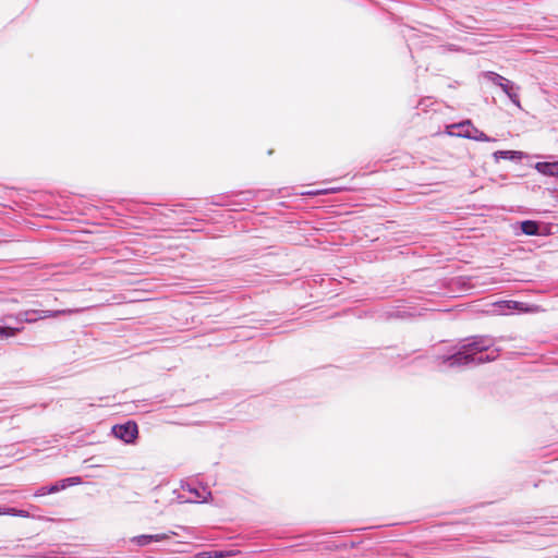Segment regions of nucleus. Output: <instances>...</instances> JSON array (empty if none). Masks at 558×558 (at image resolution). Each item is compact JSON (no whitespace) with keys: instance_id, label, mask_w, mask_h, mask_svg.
Returning <instances> with one entry per match:
<instances>
[{"instance_id":"1","label":"nucleus","mask_w":558,"mask_h":558,"mask_svg":"<svg viewBox=\"0 0 558 558\" xmlns=\"http://www.w3.org/2000/svg\"><path fill=\"white\" fill-rule=\"evenodd\" d=\"M490 341L480 338L464 344L458 353L448 359L449 365L482 364L495 361L498 357V350H490Z\"/></svg>"},{"instance_id":"2","label":"nucleus","mask_w":558,"mask_h":558,"mask_svg":"<svg viewBox=\"0 0 558 558\" xmlns=\"http://www.w3.org/2000/svg\"><path fill=\"white\" fill-rule=\"evenodd\" d=\"M112 433L117 438L130 444L133 442L138 435V428L135 422H126L125 424L114 425Z\"/></svg>"},{"instance_id":"3","label":"nucleus","mask_w":558,"mask_h":558,"mask_svg":"<svg viewBox=\"0 0 558 558\" xmlns=\"http://www.w3.org/2000/svg\"><path fill=\"white\" fill-rule=\"evenodd\" d=\"M61 312H59V311H56V312H52V311H40V312H38V311H35V310H29V311H26L23 314V317L21 318V320H24V322H27V323H33V322H36L39 318L56 317Z\"/></svg>"},{"instance_id":"4","label":"nucleus","mask_w":558,"mask_h":558,"mask_svg":"<svg viewBox=\"0 0 558 558\" xmlns=\"http://www.w3.org/2000/svg\"><path fill=\"white\" fill-rule=\"evenodd\" d=\"M535 169L544 175L558 177V161L537 162Z\"/></svg>"},{"instance_id":"5","label":"nucleus","mask_w":558,"mask_h":558,"mask_svg":"<svg viewBox=\"0 0 558 558\" xmlns=\"http://www.w3.org/2000/svg\"><path fill=\"white\" fill-rule=\"evenodd\" d=\"M168 538L167 534H155V535H140L133 538L138 546H146L150 542H160Z\"/></svg>"},{"instance_id":"6","label":"nucleus","mask_w":558,"mask_h":558,"mask_svg":"<svg viewBox=\"0 0 558 558\" xmlns=\"http://www.w3.org/2000/svg\"><path fill=\"white\" fill-rule=\"evenodd\" d=\"M521 230L526 235H536L538 234V225L532 220H525L521 222Z\"/></svg>"},{"instance_id":"7","label":"nucleus","mask_w":558,"mask_h":558,"mask_svg":"<svg viewBox=\"0 0 558 558\" xmlns=\"http://www.w3.org/2000/svg\"><path fill=\"white\" fill-rule=\"evenodd\" d=\"M521 157V153L520 151H514V150H498V151H495L494 153V158L496 160H499L500 158L502 159H507V158H520Z\"/></svg>"},{"instance_id":"8","label":"nucleus","mask_w":558,"mask_h":558,"mask_svg":"<svg viewBox=\"0 0 558 558\" xmlns=\"http://www.w3.org/2000/svg\"><path fill=\"white\" fill-rule=\"evenodd\" d=\"M498 84L514 104H519L518 95L515 93H512V86L510 85V83L508 81H506L505 83L499 82Z\"/></svg>"},{"instance_id":"9","label":"nucleus","mask_w":558,"mask_h":558,"mask_svg":"<svg viewBox=\"0 0 558 558\" xmlns=\"http://www.w3.org/2000/svg\"><path fill=\"white\" fill-rule=\"evenodd\" d=\"M23 328L17 327H2L0 326V336L10 338L16 336L19 332H21Z\"/></svg>"},{"instance_id":"10","label":"nucleus","mask_w":558,"mask_h":558,"mask_svg":"<svg viewBox=\"0 0 558 558\" xmlns=\"http://www.w3.org/2000/svg\"><path fill=\"white\" fill-rule=\"evenodd\" d=\"M468 137H471V135H466ZM475 141L480 142H490V137H488L484 132L475 130V135L472 136Z\"/></svg>"},{"instance_id":"11","label":"nucleus","mask_w":558,"mask_h":558,"mask_svg":"<svg viewBox=\"0 0 558 558\" xmlns=\"http://www.w3.org/2000/svg\"><path fill=\"white\" fill-rule=\"evenodd\" d=\"M2 514H17L16 510L13 508H1L0 507V515Z\"/></svg>"},{"instance_id":"12","label":"nucleus","mask_w":558,"mask_h":558,"mask_svg":"<svg viewBox=\"0 0 558 558\" xmlns=\"http://www.w3.org/2000/svg\"><path fill=\"white\" fill-rule=\"evenodd\" d=\"M226 555L222 551H208V558H223Z\"/></svg>"},{"instance_id":"13","label":"nucleus","mask_w":558,"mask_h":558,"mask_svg":"<svg viewBox=\"0 0 558 558\" xmlns=\"http://www.w3.org/2000/svg\"><path fill=\"white\" fill-rule=\"evenodd\" d=\"M201 558H208V553H202L198 555Z\"/></svg>"},{"instance_id":"14","label":"nucleus","mask_w":558,"mask_h":558,"mask_svg":"<svg viewBox=\"0 0 558 558\" xmlns=\"http://www.w3.org/2000/svg\"><path fill=\"white\" fill-rule=\"evenodd\" d=\"M499 81H505L501 76L496 75Z\"/></svg>"}]
</instances>
